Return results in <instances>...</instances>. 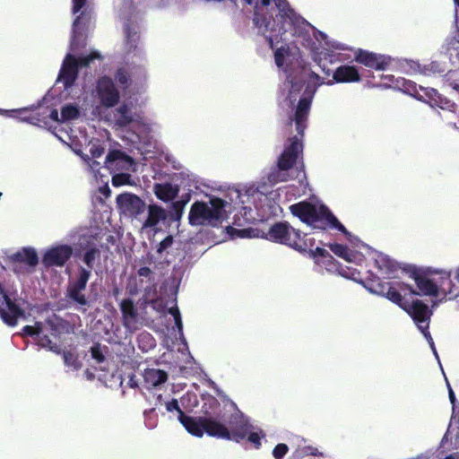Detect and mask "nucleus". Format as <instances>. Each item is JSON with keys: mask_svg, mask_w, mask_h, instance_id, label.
Instances as JSON below:
<instances>
[{"mask_svg": "<svg viewBox=\"0 0 459 459\" xmlns=\"http://www.w3.org/2000/svg\"><path fill=\"white\" fill-rule=\"evenodd\" d=\"M204 414V434L224 440H233L237 443L247 439L255 448H260L261 439L264 437L262 430L254 431V426L240 411L231 413L228 425L223 423L221 406L215 397H209L203 406Z\"/></svg>", "mask_w": 459, "mask_h": 459, "instance_id": "f257e3e1", "label": "nucleus"}, {"mask_svg": "<svg viewBox=\"0 0 459 459\" xmlns=\"http://www.w3.org/2000/svg\"><path fill=\"white\" fill-rule=\"evenodd\" d=\"M279 10L276 15L277 23L273 21L271 27V19L260 13L259 4L256 2L254 7L253 22L259 32L265 36L270 48H274V40H282V36L290 32L292 36H301L306 30L307 22L301 16L298 15L290 6L287 0H273Z\"/></svg>", "mask_w": 459, "mask_h": 459, "instance_id": "f03ea898", "label": "nucleus"}, {"mask_svg": "<svg viewBox=\"0 0 459 459\" xmlns=\"http://www.w3.org/2000/svg\"><path fill=\"white\" fill-rule=\"evenodd\" d=\"M369 273L372 287L371 291L376 292L388 299L404 310L413 320L416 325L421 327L425 324L429 325L432 310L422 300L416 299L410 302L407 296L416 294V290L408 283L403 281L381 282L379 277Z\"/></svg>", "mask_w": 459, "mask_h": 459, "instance_id": "7ed1b4c3", "label": "nucleus"}, {"mask_svg": "<svg viewBox=\"0 0 459 459\" xmlns=\"http://www.w3.org/2000/svg\"><path fill=\"white\" fill-rule=\"evenodd\" d=\"M290 212L299 218L302 222L307 224L313 229L320 230H337L341 231L348 239L351 233L340 222L331 210L325 204L316 206V204L301 201L290 206Z\"/></svg>", "mask_w": 459, "mask_h": 459, "instance_id": "20e7f679", "label": "nucleus"}, {"mask_svg": "<svg viewBox=\"0 0 459 459\" xmlns=\"http://www.w3.org/2000/svg\"><path fill=\"white\" fill-rule=\"evenodd\" d=\"M100 250L97 247H88L82 256V261L87 265L88 269L82 266L79 267L75 280L70 281L67 287L66 297L81 306H87L89 304L83 291L91 278V271L93 269L95 261L100 258Z\"/></svg>", "mask_w": 459, "mask_h": 459, "instance_id": "39448f33", "label": "nucleus"}, {"mask_svg": "<svg viewBox=\"0 0 459 459\" xmlns=\"http://www.w3.org/2000/svg\"><path fill=\"white\" fill-rule=\"evenodd\" d=\"M265 238L278 244L288 246L300 253H306L311 244H307V234L294 229L287 221L273 223L268 230Z\"/></svg>", "mask_w": 459, "mask_h": 459, "instance_id": "423d86ee", "label": "nucleus"}, {"mask_svg": "<svg viewBox=\"0 0 459 459\" xmlns=\"http://www.w3.org/2000/svg\"><path fill=\"white\" fill-rule=\"evenodd\" d=\"M225 201L219 197L210 199V205L204 202H195L188 214V222L192 226L205 223L216 225L222 219Z\"/></svg>", "mask_w": 459, "mask_h": 459, "instance_id": "0eeeda50", "label": "nucleus"}, {"mask_svg": "<svg viewBox=\"0 0 459 459\" xmlns=\"http://www.w3.org/2000/svg\"><path fill=\"white\" fill-rule=\"evenodd\" d=\"M403 271L412 279L418 290L412 296L437 297L436 270L432 268H420L416 265H408Z\"/></svg>", "mask_w": 459, "mask_h": 459, "instance_id": "6e6552de", "label": "nucleus"}, {"mask_svg": "<svg viewBox=\"0 0 459 459\" xmlns=\"http://www.w3.org/2000/svg\"><path fill=\"white\" fill-rule=\"evenodd\" d=\"M21 317H25V311L12 299L0 283V318L8 326H15Z\"/></svg>", "mask_w": 459, "mask_h": 459, "instance_id": "1a4fd4ad", "label": "nucleus"}, {"mask_svg": "<svg viewBox=\"0 0 459 459\" xmlns=\"http://www.w3.org/2000/svg\"><path fill=\"white\" fill-rule=\"evenodd\" d=\"M315 91L316 90H311L309 86L306 88L303 95L296 106L293 117H290L289 125H291L292 122L295 123L296 130L300 138L304 136L305 130L307 126V122L308 119Z\"/></svg>", "mask_w": 459, "mask_h": 459, "instance_id": "9d476101", "label": "nucleus"}, {"mask_svg": "<svg viewBox=\"0 0 459 459\" xmlns=\"http://www.w3.org/2000/svg\"><path fill=\"white\" fill-rule=\"evenodd\" d=\"M96 92L100 105L104 108H114L119 102V91L109 76L103 75L98 79Z\"/></svg>", "mask_w": 459, "mask_h": 459, "instance_id": "9b49d317", "label": "nucleus"}, {"mask_svg": "<svg viewBox=\"0 0 459 459\" xmlns=\"http://www.w3.org/2000/svg\"><path fill=\"white\" fill-rule=\"evenodd\" d=\"M73 247L63 244L54 246L45 251L41 263L45 268L63 267L73 255Z\"/></svg>", "mask_w": 459, "mask_h": 459, "instance_id": "f8f14e48", "label": "nucleus"}, {"mask_svg": "<svg viewBox=\"0 0 459 459\" xmlns=\"http://www.w3.org/2000/svg\"><path fill=\"white\" fill-rule=\"evenodd\" d=\"M290 144L286 145L283 152L278 158V168L280 170L286 171L290 169L298 161L299 156L303 154V143L297 135L289 138Z\"/></svg>", "mask_w": 459, "mask_h": 459, "instance_id": "ddd939ff", "label": "nucleus"}, {"mask_svg": "<svg viewBox=\"0 0 459 459\" xmlns=\"http://www.w3.org/2000/svg\"><path fill=\"white\" fill-rule=\"evenodd\" d=\"M116 201L118 209L131 218H137L138 215L144 212L146 208L145 203L132 193L120 194L117 196Z\"/></svg>", "mask_w": 459, "mask_h": 459, "instance_id": "4468645a", "label": "nucleus"}, {"mask_svg": "<svg viewBox=\"0 0 459 459\" xmlns=\"http://www.w3.org/2000/svg\"><path fill=\"white\" fill-rule=\"evenodd\" d=\"M354 60L367 67L377 71H383L392 62V57L385 55L376 54L368 50L359 48L355 53Z\"/></svg>", "mask_w": 459, "mask_h": 459, "instance_id": "2eb2a0df", "label": "nucleus"}, {"mask_svg": "<svg viewBox=\"0 0 459 459\" xmlns=\"http://www.w3.org/2000/svg\"><path fill=\"white\" fill-rule=\"evenodd\" d=\"M79 71L76 68L74 56L67 54L63 61L57 80L62 82L65 90L70 89L78 78Z\"/></svg>", "mask_w": 459, "mask_h": 459, "instance_id": "dca6fc26", "label": "nucleus"}, {"mask_svg": "<svg viewBox=\"0 0 459 459\" xmlns=\"http://www.w3.org/2000/svg\"><path fill=\"white\" fill-rule=\"evenodd\" d=\"M361 81V76L356 66L342 65L338 66L333 74V80L328 81L327 85L336 83H351Z\"/></svg>", "mask_w": 459, "mask_h": 459, "instance_id": "f3484780", "label": "nucleus"}, {"mask_svg": "<svg viewBox=\"0 0 459 459\" xmlns=\"http://www.w3.org/2000/svg\"><path fill=\"white\" fill-rule=\"evenodd\" d=\"M119 307L124 326L130 331L136 330L138 313L134 301L130 299H124L120 302Z\"/></svg>", "mask_w": 459, "mask_h": 459, "instance_id": "a211bd4d", "label": "nucleus"}, {"mask_svg": "<svg viewBox=\"0 0 459 459\" xmlns=\"http://www.w3.org/2000/svg\"><path fill=\"white\" fill-rule=\"evenodd\" d=\"M178 419L189 434L197 437L204 436V415L192 417L185 414L184 411H180V415L178 416Z\"/></svg>", "mask_w": 459, "mask_h": 459, "instance_id": "6ab92c4d", "label": "nucleus"}, {"mask_svg": "<svg viewBox=\"0 0 459 459\" xmlns=\"http://www.w3.org/2000/svg\"><path fill=\"white\" fill-rule=\"evenodd\" d=\"M437 297L442 295L445 298L448 296L449 299H452L458 296L457 293H454L455 284L451 280V273L446 271H437Z\"/></svg>", "mask_w": 459, "mask_h": 459, "instance_id": "aec40b11", "label": "nucleus"}, {"mask_svg": "<svg viewBox=\"0 0 459 459\" xmlns=\"http://www.w3.org/2000/svg\"><path fill=\"white\" fill-rule=\"evenodd\" d=\"M13 264H24L34 268L39 264V255L33 247H23L9 256Z\"/></svg>", "mask_w": 459, "mask_h": 459, "instance_id": "412c9836", "label": "nucleus"}, {"mask_svg": "<svg viewBox=\"0 0 459 459\" xmlns=\"http://www.w3.org/2000/svg\"><path fill=\"white\" fill-rule=\"evenodd\" d=\"M426 96L429 98V103L431 107H437L443 110H447L453 113L457 111V105L440 94L436 89H429L426 91Z\"/></svg>", "mask_w": 459, "mask_h": 459, "instance_id": "4be33fe9", "label": "nucleus"}, {"mask_svg": "<svg viewBox=\"0 0 459 459\" xmlns=\"http://www.w3.org/2000/svg\"><path fill=\"white\" fill-rule=\"evenodd\" d=\"M46 323L49 326L51 334L54 336H59L65 333L68 334L74 332V325L69 321L56 316V314L48 317Z\"/></svg>", "mask_w": 459, "mask_h": 459, "instance_id": "5701e85b", "label": "nucleus"}, {"mask_svg": "<svg viewBox=\"0 0 459 459\" xmlns=\"http://www.w3.org/2000/svg\"><path fill=\"white\" fill-rule=\"evenodd\" d=\"M113 115L115 125L121 128L126 127L134 121V116L132 112V108L126 103H123L117 108Z\"/></svg>", "mask_w": 459, "mask_h": 459, "instance_id": "b1692460", "label": "nucleus"}, {"mask_svg": "<svg viewBox=\"0 0 459 459\" xmlns=\"http://www.w3.org/2000/svg\"><path fill=\"white\" fill-rule=\"evenodd\" d=\"M168 219V213L164 208L158 204H150L148 206V216L143 224V228H153L160 221H164Z\"/></svg>", "mask_w": 459, "mask_h": 459, "instance_id": "393cba45", "label": "nucleus"}, {"mask_svg": "<svg viewBox=\"0 0 459 459\" xmlns=\"http://www.w3.org/2000/svg\"><path fill=\"white\" fill-rule=\"evenodd\" d=\"M143 379L148 388L155 387L168 380V374L162 369L146 368L143 373Z\"/></svg>", "mask_w": 459, "mask_h": 459, "instance_id": "a878e982", "label": "nucleus"}, {"mask_svg": "<svg viewBox=\"0 0 459 459\" xmlns=\"http://www.w3.org/2000/svg\"><path fill=\"white\" fill-rule=\"evenodd\" d=\"M178 193L177 186H174L170 183L155 184L154 194L158 199L163 202H169L173 200Z\"/></svg>", "mask_w": 459, "mask_h": 459, "instance_id": "bb28decb", "label": "nucleus"}, {"mask_svg": "<svg viewBox=\"0 0 459 459\" xmlns=\"http://www.w3.org/2000/svg\"><path fill=\"white\" fill-rule=\"evenodd\" d=\"M374 264L381 273L391 274L397 271V264L383 254L377 255Z\"/></svg>", "mask_w": 459, "mask_h": 459, "instance_id": "cd10ccee", "label": "nucleus"}, {"mask_svg": "<svg viewBox=\"0 0 459 459\" xmlns=\"http://www.w3.org/2000/svg\"><path fill=\"white\" fill-rule=\"evenodd\" d=\"M331 251L337 256L343 258L348 262H351L355 257V254L351 251L346 246L338 243H329L326 245Z\"/></svg>", "mask_w": 459, "mask_h": 459, "instance_id": "c85d7f7f", "label": "nucleus"}, {"mask_svg": "<svg viewBox=\"0 0 459 459\" xmlns=\"http://www.w3.org/2000/svg\"><path fill=\"white\" fill-rule=\"evenodd\" d=\"M137 343L140 350L149 351L156 346V340L148 332H143L137 336Z\"/></svg>", "mask_w": 459, "mask_h": 459, "instance_id": "c756f323", "label": "nucleus"}, {"mask_svg": "<svg viewBox=\"0 0 459 459\" xmlns=\"http://www.w3.org/2000/svg\"><path fill=\"white\" fill-rule=\"evenodd\" d=\"M307 244H311V246H309L307 250L306 251V252L309 253L310 257H312L314 259H316L317 257H322L325 261H330V260L333 259L332 255L325 248L317 247L315 249H313V247L315 245L314 238H307Z\"/></svg>", "mask_w": 459, "mask_h": 459, "instance_id": "7c9ffc66", "label": "nucleus"}, {"mask_svg": "<svg viewBox=\"0 0 459 459\" xmlns=\"http://www.w3.org/2000/svg\"><path fill=\"white\" fill-rule=\"evenodd\" d=\"M101 58L102 57H101V56H100V54L99 52L91 51L87 56H79L78 58L74 57V61H75L76 68L79 70L80 68L89 66L90 64L93 60H95V59H101Z\"/></svg>", "mask_w": 459, "mask_h": 459, "instance_id": "2f4dec72", "label": "nucleus"}, {"mask_svg": "<svg viewBox=\"0 0 459 459\" xmlns=\"http://www.w3.org/2000/svg\"><path fill=\"white\" fill-rule=\"evenodd\" d=\"M447 51L451 56L455 55L459 60V23L453 36L447 40Z\"/></svg>", "mask_w": 459, "mask_h": 459, "instance_id": "473e14b6", "label": "nucleus"}, {"mask_svg": "<svg viewBox=\"0 0 459 459\" xmlns=\"http://www.w3.org/2000/svg\"><path fill=\"white\" fill-rule=\"evenodd\" d=\"M115 79L119 85L126 90L131 84V76L127 70L124 67H119L115 74Z\"/></svg>", "mask_w": 459, "mask_h": 459, "instance_id": "72a5a7b5", "label": "nucleus"}, {"mask_svg": "<svg viewBox=\"0 0 459 459\" xmlns=\"http://www.w3.org/2000/svg\"><path fill=\"white\" fill-rule=\"evenodd\" d=\"M17 111L20 114L23 115L22 117H21L22 121L29 122L32 125H39L40 123L47 125V122L45 120H41L40 118V111H34L30 115H26L28 112L27 108H22Z\"/></svg>", "mask_w": 459, "mask_h": 459, "instance_id": "f704fd0d", "label": "nucleus"}, {"mask_svg": "<svg viewBox=\"0 0 459 459\" xmlns=\"http://www.w3.org/2000/svg\"><path fill=\"white\" fill-rule=\"evenodd\" d=\"M63 359L65 364L74 369L77 370L82 368V362L79 360L78 355L70 351H63Z\"/></svg>", "mask_w": 459, "mask_h": 459, "instance_id": "c9c22d12", "label": "nucleus"}, {"mask_svg": "<svg viewBox=\"0 0 459 459\" xmlns=\"http://www.w3.org/2000/svg\"><path fill=\"white\" fill-rule=\"evenodd\" d=\"M126 32V50L127 52H131L136 49L137 48V41L139 39V36L135 31H133V30L130 28L129 25H127L125 29Z\"/></svg>", "mask_w": 459, "mask_h": 459, "instance_id": "e433bc0d", "label": "nucleus"}, {"mask_svg": "<svg viewBox=\"0 0 459 459\" xmlns=\"http://www.w3.org/2000/svg\"><path fill=\"white\" fill-rule=\"evenodd\" d=\"M79 117V110L74 105H65L61 109V121L75 119Z\"/></svg>", "mask_w": 459, "mask_h": 459, "instance_id": "4c0bfd02", "label": "nucleus"}, {"mask_svg": "<svg viewBox=\"0 0 459 459\" xmlns=\"http://www.w3.org/2000/svg\"><path fill=\"white\" fill-rule=\"evenodd\" d=\"M290 53L287 45L277 48L274 51V62L278 67H282L285 62V56Z\"/></svg>", "mask_w": 459, "mask_h": 459, "instance_id": "58836bf2", "label": "nucleus"}, {"mask_svg": "<svg viewBox=\"0 0 459 459\" xmlns=\"http://www.w3.org/2000/svg\"><path fill=\"white\" fill-rule=\"evenodd\" d=\"M187 202H188V200L186 199V200H179V201L174 202L172 204L171 218L173 220H180L181 219L183 212H184L185 205L186 204Z\"/></svg>", "mask_w": 459, "mask_h": 459, "instance_id": "ea45409f", "label": "nucleus"}, {"mask_svg": "<svg viewBox=\"0 0 459 459\" xmlns=\"http://www.w3.org/2000/svg\"><path fill=\"white\" fill-rule=\"evenodd\" d=\"M42 323L36 322L34 325H25L22 329V334L33 337L42 333Z\"/></svg>", "mask_w": 459, "mask_h": 459, "instance_id": "a19ab883", "label": "nucleus"}, {"mask_svg": "<svg viewBox=\"0 0 459 459\" xmlns=\"http://www.w3.org/2000/svg\"><path fill=\"white\" fill-rule=\"evenodd\" d=\"M111 182L114 186L131 185V175L127 173L116 174L112 177Z\"/></svg>", "mask_w": 459, "mask_h": 459, "instance_id": "79ce46f5", "label": "nucleus"}, {"mask_svg": "<svg viewBox=\"0 0 459 459\" xmlns=\"http://www.w3.org/2000/svg\"><path fill=\"white\" fill-rule=\"evenodd\" d=\"M90 352L91 355V358L97 362V363H102L105 361L106 357L102 351L101 345L100 343H95L92 345L90 349Z\"/></svg>", "mask_w": 459, "mask_h": 459, "instance_id": "37998d69", "label": "nucleus"}, {"mask_svg": "<svg viewBox=\"0 0 459 459\" xmlns=\"http://www.w3.org/2000/svg\"><path fill=\"white\" fill-rule=\"evenodd\" d=\"M40 116H43V118H41V120H45L47 123L48 118L56 122L61 121V119H59L58 117V111L56 108H46L42 112H40Z\"/></svg>", "mask_w": 459, "mask_h": 459, "instance_id": "c03bdc74", "label": "nucleus"}, {"mask_svg": "<svg viewBox=\"0 0 459 459\" xmlns=\"http://www.w3.org/2000/svg\"><path fill=\"white\" fill-rule=\"evenodd\" d=\"M289 452V446L284 443L276 445L273 450V455L274 459H283V457Z\"/></svg>", "mask_w": 459, "mask_h": 459, "instance_id": "a18cd8bd", "label": "nucleus"}, {"mask_svg": "<svg viewBox=\"0 0 459 459\" xmlns=\"http://www.w3.org/2000/svg\"><path fill=\"white\" fill-rule=\"evenodd\" d=\"M169 313L174 317L175 325L178 329V332H182L183 323L178 307L177 306L170 307L169 309Z\"/></svg>", "mask_w": 459, "mask_h": 459, "instance_id": "49530a36", "label": "nucleus"}, {"mask_svg": "<svg viewBox=\"0 0 459 459\" xmlns=\"http://www.w3.org/2000/svg\"><path fill=\"white\" fill-rule=\"evenodd\" d=\"M402 81L403 91L411 96H416L418 93L416 83L405 79H402Z\"/></svg>", "mask_w": 459, "mask_h": 459, "instance_id": "de8ad7c7", "label": "nucleus"}, {"mask_svg": "<svg viewBox=\"0 0 459 459\" xmlns=\"http://www.w3.org/2000/svg\"><path fill=\"white\" fill-rule=\"evenodd\" d=\"M105 152V148L98 143H91L90 147V153L93 159L100 158L103 155Z\"/></svg>", "mask_w": 459, "mask_h": 459, "instance_id": "09e8293b", "label": "nucleus"}, {"mask_svg": "<svg viewBox=\"0 0 459 459\" xmlns=\"http://www.w3.org/2000/svg\"><path fill=\"white\" fill-rule=\"evenodd\" d=\"M173 237L171 235H168L166 238H164L159 244L157 247V253L161 254L163 251H165L167 248L170 247L173 244Z\"/></svg>", "mask_w": 459, "mask_h": 459, "instance_id": "8fccbe9b", "label": "nucleus"}, {"mask_svg": "<svg viewBox=\"0 0 459 459\" xmlns=\"http://www.w3.org/2000/svg\"><path fill=\"white\" fill-rule=\"evenodd\" d=\"M84 13L82 12L80 15H77L74 21V23H73V35H72V39H71V45L72 46H74L75 45V41H76V38L80 35L79 32H77V27L83 16Z\"/></svg>", "mask_w": 459, "mask_h": 459, "instance_id": "3c124183", "label": "nucleus"}, {"mask_svg": "<svg viewBox=\"0 0 459 459\" xmlns=\"http://www.w3.org/2000/svg\"><path fill=\"white\" fill-rule=\"evenodd\" d=\"M123 153L121 151L118 150H112L110 151L108 155L106 156L105 163L107 165L112 164L114 161L121 159Z\"/></svg>", "mask_w": 459, "mask_h": 459, "instance_id": "603ef678", "label": "nucleus"}, {"mask_svg": "<svg viewBox=\"0 0 459 459\" xmlns=\"http://www.w3.org/2000/svg\"><path fill=\"white\" fill-rule=\"evenodd\" d=\"M303 87V83L298 82H291V87L289 92V98L290 100H296V95L299 93Z\"/></svg>", "mask_w": 459, "mask_h": 459, "instance_id": "864d4df0", "label": "nucleus"}, {"mask_svg": "<svg viewBox=\"0 0 459 459\" xmlns=\"http://www.w3.org/2000/svg\"><path fill=\"white\" fill-rule=\"evenodd\" d=\"M229 229H230V233L232 236H237L238 238H250L251 237L250 230H247V229L237 230V229L232 228V227H229Z\"/></svg>", "mask_w": 459, "mask_h": 459, "instance_id": "5fc2aeb1", "label": "nucleus"}, {"mask_svg": "<svg viewBox=\"0 0 459 459\" xmlns=\"http://www.w3.org/2000/svg\"><path fill=\"white\" fill-rule=\"evenodd\" d=\"M429 328V325L425 324L421 327H419V330L421 332L423 336L427 339V341L430 344L431 348L434 350V341L431 337Z\"/></svg>", "mask_w": 459, "mask_h": 459, "instance_id": "6e6d98bb", "label": "nucleus"}, {"mask_svg": "<svg viewBox=\"0 0 459 459\" xmlns=\"http://www.w3.org/2000/svg\"><path fill=\"white\" fill-rule=\"evenodd\" d=\"M166 410L168 411H177L178 415H180V411H183L178 405V400L175 398L166 403Z\"/></svg>", "mask_w": 459, "mask_h": 459, "instance_id": "4d7b16f0", "label": "nucleus"}, {"mask_svg": "<svg viewBox=\"0 0 459 459\" xmlns=\"http://www.w3.org/2000/svg\"><path fill=\"white\" fill-rule=\"evenodd\" d=\"M137 274L140 277L148 278L149 280H153V272L146 266L141 267L137 271Z\"/></svg>", "mask_w": 459, "mask_h": 459, "instance_id": "13d9d810", "label": "nucleus"}, {"mask_svg": "<svg viewBox=\"0 0 459 459\" xmlns=\"http://www.w3.org/2000/svg\"><path fill=\"white\" fill-rule=\"evenodd\" d=\"M85 4L86 0H73V13H79Z\"/></svg>", "mask_w": 459, "mask_h": 459, "instance_id": "bf43d9fd", "label": "nucleus"}, {"mask_svg": "<svg viewBox=\"0 0 459 459\" xmlns=\"http://www.w3.org/2000/svg\"><path fill=\"white\" fill-rule=\"evenodd\" d=\"M54 342L50 340V338L48 335H43L39 339V345L43 348L49 349Z\"/></svg>", "mask_w": 459, "mask_h": 459, "instance_id": "052dcab7", "label": "nucleus"}, {"mask_svg": "<svg viewBox=\"0 0 459 459\" xmlns=\"http://www.w3.org/2000/svg\"><path fill=\"white\" fill-rule=\"evenodd\" d=\"M454 431H455V429L453 428L452 423H450L446 432L445 433V435L441 440L442 446H444L445 443L448 441L450 436L453 435Z\"/></svg>", "mask_w": 459, "mask_h": 459, "instance_id": "680f3d73", "label": "nucleus"}, {"mask_svg": "<svg viewBox=\"0 0 459 459\" xmlns=\"http://www.w3.org/2000/svg\"><path fill=\"white\" fill-rule=\"evenodd\" d=\"M447 386H448V395H449V400L451 402V403L453 404V406H455V394L452 389V387L450 386V385L447 383Z\"/></svg>", "mask_w": 459, "mask_h": 459, "instance_id": "e2e57ef3", "label": "nucleus"}, {"mask_svg": "<svg viewBox=\"0 0 459 459\" xmlns=\"http://www.w3.org/2000/svg\"><path fill=\"white\" fill-rule=\"evenodd\" d=\"M48 350L53 351V352H55V353H56V354L63 353L62 351H61V348L56 343H54Z\"/></svg>", "mask_w": 459, "mask_h": 459, "instance_id": "0e129e2a", "label": "nucleus"}, {"mask_svg": "<svg viewBox=\"0 0 459 459\" xmlns=\"http://www.w3.org/2000/svg\"><path fill=\"white\" fill-rule=\"evenodd\" d=\"M100 192L103 195H105L106 196H108L110 194V189L108 188V186H105V187L100 188Z\"/></svg>", "mask_w": 459, "mask_h": 459, "instance_id": "69168bd1", "label": "nucleus"}, {"mask_svg": "<svg viewBox=\"0 0 459 459\" xmlns=\"http://www.w3.org/2000/svg\"><path fill=\"white\" fill-rule=\"evenodd\" d=\"M455 446H459V424L456 427V431H455Z\"/></svg>", "mask_w": 459, "mask_h": 459, "instance_id": "338daca9", "label": "nucleus"}, {"mask_svg": "<svg viewBox=\"0 0 459 459\" xmlns=\"http://www.w3.org/2000/svg\"><path fill=\"white\" fill-rule=\"evenodd\" d=\"M271 0H261L260 4L261 6L266 7L270 4Z\"/></svg>", "mask_w": 459, "mask_h": 459, "instance_id": "774afa93", "label": "nucleus"}]
</instances>
